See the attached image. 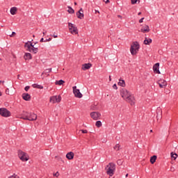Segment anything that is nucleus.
I'll return each instance as SVG.
<instances>
[{
	"instance_id": "1",
	"label": "nucleus",
	"mask_w": 178,
	"mask_h": 178,
	"mask_svg": "<svg viewBox=\"0 0 178 178\" xmlns=\"http://www.w3.org/2000/svg\"><path fill=\"white\" fill-rule=\"evenodd\" d=\"M22 119L24 120H29L33 122L34 120H37V115L33 113H29V112H23Z\"/></svg>"
},
{
	"instance_id": "2",
	"label": "nucleus",
	"mask_w": 178,
	"mask_h": 178,
	"mask_svg": "<svg viewBox=\"0 0 178 178\" xmlns=\"http://www.w3.org/2000/svg\"><path fill=\"white\" fill-rule=\"evenodd\" d=\"M106 174L108 175V176H113L115 175V171L116 170V164L114 163H110L107 165L106 168Z\"/></svg>"
},
{
	"instance_id": "3",
	"label": "nucleus",
	"mask_w": 178,
	"mask_h": 178,
	"mask_svg": "<svg viewBox=\"0 0 178 178\" xmlns=\"http://www.w3.org/2000/svg\"><path fill=\"white\" fill-rule=\"evenodd\" d=\"M138 49H140V44H138L137 41L134 42L130 49L131 55H136L137 52H138Z\"/></svg>"
},
{
	"instance_id": "4",
	"label": "nucleus",
	"mask_w": 178,
	"mask_h": 178,
	"mask_svg": "<svg viewBox=\"0 0 178 178\" xmlns=\"http://www.w3.org/2000/svg\"><path fill=\"white\" fill-rule=\"evenodd\" d=\"M18 157L22 162H27L29 161V155L22 150H18Z\"/></svg>"
},
{
	"instance_id": "5",
	"label": "nucleus",
	"mask_w": 178,
	"mask_h": 178,
	"mask_svg": "<svg viewBox=\"0 0 178 178\" xmlns=\"http://www.w3.org/2000/svg\"><path fill=\"white\" fill-rule=\"evenodd\" d=\"M68 27L71 34H73L74 35H76V34H79V29H77V26H76V25L69 22Z\"/></svg>"
},
{
	"instance_id": "6",
	"label": "nucleus",
	"mask_w": 178,
	"mask_h": 178,
	"mask_svg": "<svg viewBox=\"0 0 178 178\" xmlns=\"http://www.w3.org/2000/svg\"><path fill=\"white\" fill-rule=\"evenodd\" d=\"M131 93L127 89L122 88L120 90V95L124 100L130 97Z\"/></svg>"
},
{
	"instance_id": "7",
	"label": "nucleus",
	"mask_w": 178,
	"mask_h": 178,
	"mask_svg": "<svg viewBox=\"0 0 178 178\" xmlns=\"http://www.w3.org/2000/svg\"><path fill=\"white\" fill-rule=\"evenodd\" d=\"M0 115L3 118H9L10 116V111H9L6 108H0Z\"/></svg>"
},
{
	"instance_id": "8",
	"label": "nucleus",
	"mask_w": 178,
	"mask_h": 178,
	"mask_svg": "<svg viewBox=\"0 0 178 178\" xmlns=\"http://www.w3.org/2000/svg\"><path fill=\"white\" fill-rule=\"evenodd\" d=\"M124 101H126V102H128L129 104H130V105H131V106L136 105V98L131 94L129 95V96H128V97L127 99H125Z\"/></svg>"
},
{
	"instance_id": "9",
	"label": "nucleus",
	"mask_w": 178,
	"mask_h": 178,
	"mask_svg": "<svg viewBox=\"0 0 178 178\" xmlns=\"http://www.w3.org/2000/svg\"><path fill=\"white\" fill-rule=\"evenodd\" d=\"M72 90L76 98H83V94L80 92V90L77 89V86H73Z\"/></svg>"
},
{
	"instance_id": "10",
	"label": "nucleus",
	"mask_w": 178,
	"mask_h": 178,
	"mask_svg": "<svg viewBox=\"0 0 178 178\" xmlns=\"http://www.w3.org/2000/svg\"><path fill=\"white\" fill-rule=\"evenodd\" d=\"M60 101H62V97L60 95L50 97V102L52 104H56V102H60Z\"/></svg>"
},
{
	"instance_id": "11",
	"label": "nucleus",
	"mask_w": 178,
	"mask_h": 178,
	"mask_svg": "<svg viewBox=\"0 0 178 178\" xmlns=\"http://www.w3.org/2000/svg\"><path fill=\"white\" fill-rule=\"evenodd\" d=\"M90 117L93 120H98L101 118V113L99 112L94 111L90 113Z\"/></svg>"
},
{
	"instance_id": "12",
	"label": "nucleus",
	"mask_w": 178,
	"mask_h": 178,
	"mask_svg": "<svg viewBox=\"0 0 178 178\" xmlns=\"http://www.w3.org/2000/svg\"><path fill=\"white\" fill-rule=\"evenodd\" d=\"M157 84H159L160 88H165L166 86H168V82L165 79H159L157 81Z\"/></svg>"
},
{
	"instance_id": "13",
	"label": "nucleus",
	"mask_w": 178,
	"mask_h": 178,
	"mask_svg": "<svg viewBox=\"0 0 178 178\" xmlns=\"http://www.w3.org/2000/svg\"><path fill=\"white\" fill-rule=\"evenodd\" d=\"M76 16L78 19H80L81 20L84 19V11L83 10V8H80V10L76 13Z\"/></svg>"
},
{
	"instance_id": "14",
	"label": "nucleus",
	"mask_w": 178,
	"mask_h": 178,
	"mask_svg": "<svg viewBox=\"0 0 178 178\" xmlns=\"http://www.w3.org/2000/svg\"><path fill=\"white\" fill-rule=\"evenodd\" d=\"M153 70H154V72L156 73V74H161V71H159V63H156L153 66Z\"/></svg>"
},
{
	"instance_id": "15",
	"label": "nucleus",
	"mask_w": 178,
	"mask_h": 178,
	"mask_svg": "<svg viewBox=\"0 0 178 178\" xmlns=\"http://www.w3.org/2000/svg\"><path fill=\"white\" fill-rule=\"evenodd\" d=\"M156 118L157 122H159V120L162 119V109L161 108H158L156 110Z\"/></svg>"
},
{
	"instance_id": "16",
	"label": "nucleus",
	"mask_w": 178,
	"mask_h": 178,
	"mask_svg": "<svg viewBox=\"0 0 178 178\" xmlns=\"http://www.w3.org/2000/svg\"><path fill=\"white\" fill-rule=\"evenodd\" d=\"M24 47L26 48V51H28L29 49H31V48H34V44L29 41L25 43Z\"/></svg>"
},
{
	"instance_id": "17",
	"label": "nucleus",
	"mask_w": 178,
	"mask_h": 178,
	"mask_svg": "<svg viewBox=\"0 0 178 178\" xmlns=\"http://www.w3.org/2000/svg\"><path fill=\"white\" fill-rule=\"evenodd\" d=\"M149 26L148 25H145L140 29L141 33H149Z\"/></svg>"
},
{
	"instance_id": "18",
	"label": "nucleus",
	"mask_w": 178,
	"mask_h": 178,
	"mask_svg": "<svg viewBox=\"0 0 178 178\" xmlns=\"http://www.w3.org/2000/svg\"><path fill=\"white\" fill-rule=\"evenodd\" d=\"M66 158L67 159H69V161H72V159L74 158V153L73 152L67 153Z\"/></svg>"
},
{
	"instance_id": "19",
	"label": "nucleus",
	"mask_w": 178,
	"mask_h": 178,
	"mask_svg": "<svg viewBox=\"0 0 178 178\" xmlns=\"http://www.w3.org/2000/svg\"><path fill=\"white\" fill-rule=\"evenodd\" d=\"M22 98L24 101H30L31 99V96L29 93L22 94Z\"/></svg>"
},
{
	"instance_id": "20",
	"label": "nucleus",
	"mask_w": 178,
	"mask_h": 178,
	"mask_svg": "<svg viewBox=\"0 0 178 178\" xmlns=\"http://www.w3.org/2000/svg\"><path fill=\"white\" fill-rule=\"evenodd\" d=\"M24 59H25V60H30L33 59V56L30 53H25L24 55Z\"/></svg>"
},
{
	"instance_id": "21",
	"label": "nucleus",
	"mask_w": 178,
	"mask_h": 178,
	"mask_svg": "<svg viewBox=\"0 0 178 178\" xmlns=\"http://www.w3.org/2000/svg\"><path fill=\"white\" fill-rule=\"evenodd\" d=\"M92 66L91 63H85L82 65V70H88Z\"/></svg>"
},
{
	"instance_id": "22",
	"label": "nucleus",
	"mask_w": 178,
	"mask_h": 178,
	"mask_svg": "<svg viewBox=\"0 0 178 178\" xmlns=\"http://www.w3.org/2000/svg\"><path fill=\"white\" fill-rule=\"evenodd\" d=\"M152 42V39L145 38V40L143 42V44H145V45H149V44H151Z\"/></svg>"
},
{
	"instance_id": "23",
	"label": "nucleus",
	"mask_w": 178,
	"mask_h": 178,
	"mask_svg": "<svg viewBox=\"0 0 178 178\" xmlns=\"http://www.w3.org/2000/svg\"><path fill=\"white\" fill-rule=\"evenodd\" d=\"M29 52H31V54H37L38 52V48L37 47H32L30 49H28Z\"/></svg>"
},
{
	"instance_id": "24",
	"label": "nucleus",
	"mask_w": 178,
	"mask_h": 178,
	"mask_svg": "<svg viewBox=\"0 0 178 178\" xmlns=\"http://www.w3.org/2000/svg\"><path fill=\"white\" fill-rule=\"evenodd\" d=\"M32 87L33 88H38L39 90H42V88H44V86H41V85H38L37 83H34L32 85Z\"/></svg>"
},
{
	"instance_id": "25",
	"label": "nucleus",
	"mask_w": 178,
	"mask_h": 178,
	"mask_svg": "<svg viewBox=\"0 0 178 178\" xmlns=\"http://www.w3.org/2000/svg\"><path fill=\"white\" fill-rule=\"evenodd\" d=\"M10 12L12 15H16V12H17V8L16 7L11 8Z\"/></svg>"
},
{
	"instance_id": "26",
	"label": "nucleus",
	"mask_w": 178,
	"mask_h": 178,
	"mask_svg": "<svg viewBox=\"0 0 178 178\" xmlns=\"http://www.w3.org/2000/svg\"><path fill=\"white\" fill-rule=\"evenodd\" d=\"M118 86H120L121 87H126V83L124 82V80L120 79Z\"/></svg>"
},
{
	"instance_id": "27",
	"label": "nucleus",
	"mask_w": 178,
	"mask_h": 178,
	"mask_svg": "<svg viewBox=\"0 0 178 178\" xmlns=\"http://www.w3.org/2000/svg\"><path fill=\"white\" fill-rule=\"evenodd\" d=\"M65 83V81L60 79L55 82L56 86H62Z\"/></svg>"
},
{
	"instance_id": "28",
	"label": "nucleus",
	"mask_w": 178,
	"mask_h": 178,
	"mask_svg": "<svg viewBox=\"0 0 178 178\" xmlns=\"http://www.w3.org/2000/svg\"><path fill=\"white\" fill-rule=\"evenodd\" d=\"M67 8L68 13H70V15H73V13H74V10L71 6H67Z\"/></svg>"
},
{
	"instance_id": "29",
	"label": "nucleus",
	"mask_w": 178,
	"mask_h": 178,
	"mask_svg": "<svg viewBox=\"0 0 178 178\" xmlns=\"http://www.w3.org/2000/svg\"><path fill=\"white\" fill-rule=\"evenodd\" d=\"M155 161H156V156H152L150 159V163L154 164L155 163Z\"/></svg>"
},
{
	"instance_id": "30",
	"label": "nucleus",
	"mask_w": 178,
	"mask_h": 178,
	"mask_svg": "<svg viewBox=\"0 0 178 178\" xmlns=\"http://www.w3.org/2000/svg\"><path fill=\"white\" fill-rule=\"evenodd\" d=\"M102 126V122L101 121H97L95 123L96 127H101Z\"/></svg>"
},
{
	"instance_id": "31",
	"label": "nucleus",
	"mask_w": 178,
	"mask_h": 178,
	"mask_svg": "<svg viewBox=\"0 0 178 178\" xmlns=\"http://www.w3.org/2000/svg\"><path fill=\"white\" fill-rule=\"evenodd\" d=\"M170 155H171V158H172V159L175 160L177 158V154H176V153L174 154L173 152H171Z\"/></svg>"
},
{
	"instance_id": "32",
	"label": "nucleus",
	"mask_w": 178,
	"mask_h": 178,
	"mask_svg": "<svg viewBox=\"0 0 178 178\" xmlns=\"http://www.w3.org/2000/svg\"><path fill=\"white\" fill-rule=\"evenodd\" d=\"M114 149H115V151H119L120 149V144H116L114 146Z\"/></svg>"
},
{
	"instance_id": "33",
	"label": "nucleus",
	"mask_w": 178,
	"mask_h": 178,
	"mask_svg": "<svg viewBox=\"0 0 178 178\" xmlns=\"http://www.w3.org/2000/svg\"><path fill=\"white\" fill-rule=\"evenodd\" d=\"M51 72H52V68L46 69L44 72L42 73V74L46 73H51Z\"/></svg>"
},
{
	"instance_id": "34",
	"label": "nucleus",
	"mask_w": 178,
	"mask_h": 178,
	"mask_svg": "<svg viewBox=\"0 0 178 178\" xmlns=\"http://www.w3.org/2000/svg\"><path fill=\"white\" fill-rule=\"evenodd\" d=\"M55 159H57V161H58V162H63V163L65 162V161H63V160L62 159L61 157H59V156H55Z\"/></svg>"
},
{
	"instance_id": "35",
	"label": "nucleus",
	"mask_w": 178,
	"mask_h": 178,
	"mask_svg": "<svg viewBox=\"0 0 178 178\" xmlns=\"http://www.w3.org/2000/svg\"><path fill=\"white\" fill-rule=\"evenodd\" d=\"M132 5H135L137 2H140V0H131Z\"/></svg>"
},
{
	"instance_id": "36",
	"label": "nucleus",
	"mask_w": 178,
	"mask_h": 178,
	"mask_svg": "<svg viewBox=\"0 0 178 178\" xmlns=\"http://www.w3.org/2000/svg\"><path fill=\"white\" fill-rule=\"evenodd\" d=\"M81 131L83 134H87V133H88V131L86 129H81Z\"/></svg>"
},
{
	"instance_id": "37",
	"label": "nucleus",
	"mask_w": 178,
	"mask_h": 178,
	"mask_svg": "<svg viewBox=\"0 0 178 178\" xmlns=\"http://www.w3.org/2000/svg\"><path fill=\"white\" fill-rule=\"evenodd\" d=\"M52 39L51 38L44 40V42H49V41H51Z\"/></svg>"
},
{
	"instance_id": "38",
	"label": "nucleus",
	"mask_w": 178,
	"mask_h": 178,
	"mask_svg": "<svg viewBox=\"0 0 178 178\" xmlns=\"http://www.w3.org/2000/svg\"><path fill=\"white\" fill-rule=\"evenodd\" d=\"M54 176L56 177H59V172H56L55 174H54Z\"/></svg>"
},
{
	"instance_id": "39",
	"label": "nucleus",
	"mask_w": 178,
	"mask_h": 178,
	"mask_svg": "<svg viewBox=\"0 0 178 178\" xmlns=\"http://www.w3.org/2000/svg\"><path fill=\"white\" fill-rule=\"evenodd\" d=\"M113 88L114 90H118V86H116V83H115L113 86Z\"/></svg>"
},
{
	"instance_id": "40",
	"label": "nucleus",
	"mask_w": 178,
	"mask_h": 178,
	"mask_svg": "<svg viewBox=\"0 0 178 178\" xmlns=\"http://www.w3.org/2000/svg\"><path fill=\"white\" fill-rule=\"evenodd\" d=\"M24 90H25V91H29V90H30V86H26L24 88Z\"/></svg>"
},
{
	"instance_id": "41",
	"label": "nucleus",
	"mask_w": 178,
	"mask_h": 178,
	"mask_svg": "<svg viewBox=\"0 0 178 178\" xmlns=\"http://www.w3.org/2000/svg\"><path fill=\"white\" fill-rule=\"evenodd\" d=\"M117 163H118V165H122V160H118V161H117Z\"/></svg>"
},
{
	"instance_id": "42",
	"label": "nucleus",
	"mask_w": 178,
	"mask_h": 178,
	"mask_svg": "<svg viewBox=\"0 0 178 178\" xmlns=\"http://www.w3.org/2000/svg\"><path fill=\"white\" fill-rule=\"evenodd\" d=\"M15 35H16V32H12V34L10 35V37H13Z\"/></svg>"
},
{
	"instance_id": "43",
	"label": "nucleus",
	"mask_w": 178,
	"mask_h": 178,
	"mask_svg": "<svg viewBox=\"0 0 178 178\" xmlns=\"http://www.w3.org/2000/svg\"><path fill=\"white\" fill-rule=\"evenodd\" d=\"M6 94H7V95H9V89L8 88H7L6 90Z\"/></svg>"
},
{
	"instance_id": "44",
	"label": "nucleus",
	"mask_w": 178,
	"mask_h": 178,
	"mask_svg": "<svg viewBox=\"0 0 178 178\" xmlns=\"http://www.w3.org/2000/svg\"><path fill=\"white\" fill-rule=\"evenodd\" d=\"M11 177H13V178H15V177H19L17 176V175H16V174H13V175H11Z\"/></svg>"
},
{
	"instance_id": "45",
	"label": "nucleus",
	"mask_w": 178,
	"mask_h": 178,
	"mask_svg": "<svg viewBox=\"0 0 178 178\" xmlns=\"http://www.w3.org/2000/svg\"><path fill=\"white\" fill-rule=\"evenodd\" d=\"M51 37H54V38H58V35H52Z\"/></svg>"
},
{
	"instance_id": "46",
	"label": "nucleus",
	"mask_w": 178,
	"mask_h": 178,
	"mask_svg": "<svg viewBox=\"0 0 178 178\" xmlns=\"http://www.w3.org/2000/svg\"><path fill=\"white\" fill-rule=\"evenodd\" d=\"M144 20V17L141 18L140 20H139V23H143Z\"/></svg>"
},
{
	"instance_id": "47",
	"label": "nucleus",
	"mask_w": 178,
	"mask_h": 178,
	"mask_svg": "<svg viewBox=\"0 0 178 178\" xmlns=\"http://www.w3.org/2000/svg\"><path fill=\"white\" fill-rule=\"evenodd\" d=\"M44 41H45V40H44V38H42L40 39V42H44Z\"/></svg>"
},
{
	"instance_id": "48",
	"label": "nucleus",
	"mask_w": 178,
	"mask_h": 178,
	"mask_svg": "<svg viewBox=\"0 0 178 178\" xmlns=\"http://www.w3.org/2000/svg\"><path fill=\"white\" fill-rule=\"evenodd\" d=\"M0 83H2V84H3L5 83V81H0Z\"/></svg>"
},
{
	"instance_id": "49",
	"label": "nucleus",
	"mask_w": 178,
	"mask_h": 178,
	"mask_svg": "<svg viewBox=\"0 0 178 178\" xmlns=\"http://www.w3.org/2000/svg\"><path fill=\"white\" fill-rule=\"evenodd\" d=\"M99 13V11H98V10H95V13Z\"/></svg>"
},
{
	"instance_id": "50",
	"label": "nucleus",
	"mask_w": 178,
	"mask_h": 178,
	"mask_svg": "<svg viewBox=\"0 0 178 178\" xmlns=\"http://www.w3.org/2000/svg\"><path fill=\"white\" fill-rule=\"evenodd\" d=\"M118 17H120V19H122V15H118Z\"/></svg>"
},
{
	"instance_id": "51",
	"label": "nucleus",
	"mask_w": 178,
	"mask_h": 178,
	"mask_svg": "<svg viewBox=\"0 0 178 178\" xmlns=\"http://www.w3.org/2000/svg\"><path fill=\"white\" fill-rule=\"evenodd\" d=\"M46 33H47V31L43 32V35H45Z\"/></svg>"
},
{
	"instance_id": "52",
	"label": "nucleus",
	"mask_w": 178,
	"mask_h": 178,
	"mask_svg": "<svg viewBox=\"0 0 178 178\" xmlns=\"http://www.w3.org/2000/svg\"><path fill=\"white\" fill-rule=\"evenodd\" d=\"M109 0H106V3H108Z\"/></svg>"
},
{
	"instance_id": "53",
	"label": "nucleus",
	"mask_w": 178,
	"mask_h": 178,
	"mask_svg": "<svg viewBox=\"0 0 178 178\" xmlns=\"http://www.w3.org/2000/svg\"><path fill=\"white\" fill-rule=\"evenodd\" d=\"M138 16H140V15H141V12H139V13H138Z\"/></svg>"
},
{
	"instance_id": "54",
	"label": "nucleus",
	"mask_w": 178,
	"mask_h": 178,
	"mask_svg": "<svg viewBox=\"0 0 178 178\" xmlns=\"http://www.w3.org/2000/svg\"><path fill=\"white\" fill-rule=\"evenodd\" d=\"M0 97H2V92H0Z\"/></svg>"
},
{
	"instance_id": "55",
	"label": "nucleus",
	"mask_w": 178,
	"mask_h": 178,
	"mask_svg": "<svg viewBox=\"0 0 178 178\" xmlns=\"http://www.w3.org/2000/svg\"><path fill=\"white\" fill-rule=\"evenodd\" d=\"M125 176H126V177H127L129 176V174H127Z\"/></svg>"
},
{
	"instance_id": "56",
	"label": "nucleus",
	"mask_w": 178,
	"mask_h": 178,
	"mask_svg": "<svg viewBox=\"0 0 178 178\" xmlns=\"http://www.w3.org/2000/svg\"><path fill=\"white\" fill-rule=\"evenodd\" d=\"M152 131H153L152 129H151V130H150V133H152Z\"/></svg>"
},
{
	"instance_id": "57",
	"label": "nucleus",
	"mask_w": 178,
	"mask_h": 178,
	"mask_svg": "<svg viewBox=\"0 0 178 178\" xmlns=\"http://www.w3.org/2000/svg\"><path fill=\"white\" fill-rule=\"evenodd\" d=\"M74 5H77V3L74 2Z\"/></svg>"
},
{
	"instance_id": "58",
	"label": "nucleus",
	"mask_w": 178,
	"mask_h": 178,
	"mask_svg": "<svg viewBox=\"0 0 178 178\" xmlns=\"http://www.w3.org/2000/svg\"><path fill=\"white\" fill-rule=\"evenodd\" d=\"M35 44H37V42H35Z\"/></svg>"
},
{
	"instance_id": "59",
	"label": "nucleus",
	"mask_w": 178,
	"mask_h": 178,
	"mask_svg": "<svg viewBox=\"0 0 178 178\" xmlns=\"http://www.w3.org/2000/svg\"><path fill=\"white\" fill-rule=\"evenodd\" d=\"M109 78H111V76H109ZM110 80H111V79H110Z\"/></svg>"
}]
</instances>
